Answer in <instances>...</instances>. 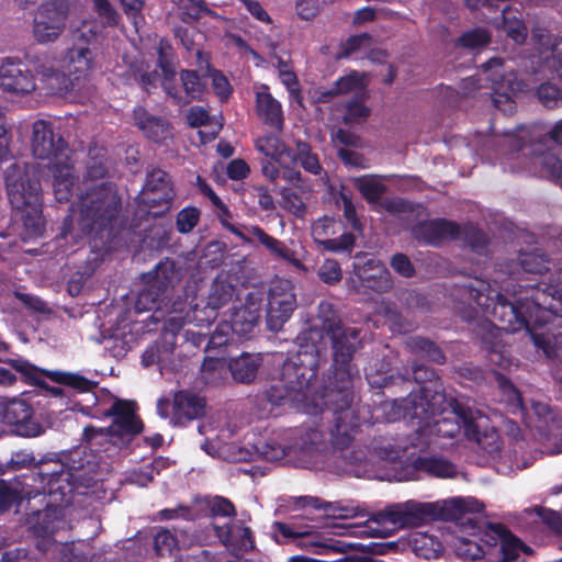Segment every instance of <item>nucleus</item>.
Segmentation results:
<instances>
[{"instance_id":"obj_4","label":"nucleus","mask_w":562,"mask_h":562,"mask_svg":"<svg viewBox=\"0 0 562 562\" xmlns=\"http://www.w3.org/2000/svg\"><path fill=\"white\" fill-rule=\"evenodd\" d=\"M427 398L428 391L423 389L420 393L411 394L408 398L403 401L405 403L403 413L397 401L384 406L385 409L387 407L396 408L394 415L389 417L391 422L401 418V416L424 422L416 434L419 442H412L414 447L429 445L434 437L456 438L461 434L465 438L473 437L472 428L484 427L486 424L485 415L465 407L457 401L449 402L447 407L437 412V406L445 402L442 394H435L431 401Z\"/></svg>"},{"instance_id":"obj_7","label":"nucleus","mask_w":562,"mask_h":562,"mask_svg":"<svg viewBox=\"0 0 562 562\" xmlns=\"http://www.w3.org/2000/svg\"><path fill=\"white\" fill-rule=\"evenodd\" d=\"M236 289L227 277L220 276L211 284L205 302H198L196 297L187 294L178 297L168 308V316L164 322V337L173 344L176 334L184 324L194 323L198 326L210 324L217 316V311L233 301Z\"/></svg>"},{"instance_id":"obj_60","label":"nucleus","mask_w":562,"mask_h":562,"mask_svg":"<svg viewBox=\"0 0 562 562\" xmlns=\"http://www.w3.org/2000/svg\"><path fill=\"white\" fill-rule=\"evenodd\" d=\"M260 234L268 235L259 226H239L235 236L244 243L252 244L255 241H259L262 245L263 239L259 236Z\"/></svg>"},{"instance_id":"obj_20","label":"nucleus","mask_w":562,"mask_h":562,"mask_svg":"<svg viewBox=\"0 0 562 562\" xmlns=\"http://www.w3.org/2000/svg\"><path fill=\"white\" fill-rule=\"evenodd\" d=\"M205 403L198 395L179 391L173 395L172 402L160 398L157 402V413L161 418H169L173 426L199 418L204 413Z\"/></svg>"},{"instance_id":"obj_8","label":"nucleus","mask_w":562,"mask_h":562,"mask_svg":"<svg viewBox=\"0 0 562 562\" xmlns=\"http://www.w3.org/2000/svg\"><path fill=\"white\" fill-rule=\"evenodd\" d=\"M8 196L12 207L20 213L24 240L38 237L44 232L41 184L33 166L15 161L4 170Z\"/></svg>"},{"instance_id":"obj_37","label":"nucleus","mask_w":562,"mask_h":562,"mask_svg":"<svg viewBox=\"0 0 562 562\" xmlns=\"http://www.w3.org/2000/svg\"><path fill=\"white\" fill-rule=\"evenodd\" d=\"M136 121L138 127L154 142L158 143L170 136L168 125L157 117L149 116L145 111L136 113Z\"/></svg>"},{"instance_id":"obj_53","label":"nucleus","mask_w":562,"mask_h":562,"mask_svg":"<svg viewBox=\"0 0 562 562\" xmlns=\"http://www.w3.org/2000/svg\"><path fill=\"white\" fill-rule=\"evenodd\" d=\"M200 213L195 207H186L177 215V228L180 233H189L198 224Z\"/></svg>"},{"instance_id":"obj_29","label":"nucleus","mask_w":562,"mask_h":562,"mask_svg":"<svg viewBox=\"0 0 562 562\" xmlns=\"http://www.w3.org/2000/svg\"><path fill=\"white\" fill-rule=\"evenodd\" d=\"M458 234L459 227L446 220L420 222L413 228L414 237L427 244H437L443 239L454 238Z\"/></svg>"},{"instance_id":"obj_28","label":"nucleus","mask_w":562,"mask_h":562,"mask_svg":"<svg viewBox=\"0 0 562 562\" xmlns=\"http://www.w3.org/2000/svg\"><path fill=\"white\" fill-rule=\"evenodd\" d=\"M479 505L480 509L475 512H465L462 514L461 518L453 520L460 521L461 532L481 540L488 547L487 551L493 552L494 548L497 544H501V537H503L507 531L501 526H485L484 529L481 526H477L471 515L481 512L482 505L480 503Z\"/></svg>"},{"instance_id":"obj_44","label":"nucleus","mask_w":562,"mask_h":562,"mask_svg":"<svg viewBox=\"0 0 562 562\" xmlns=\"http://www.w3.org/2000/svg\"><path fill=\"white\" fill-rule=\"evenodd\" d=\"M408 346L414 352L422 355L432 362L443 363L445 361V356L440 349L427 339L419 337L412 338L408 341Z\"/></svg>"},{"instance_id":"obj_27","label":"nucleus","mask_w":562,"mask_h":562,"mask_svg":"<svg viewBox=\"0 0 562 562\" xmlns=\"http://www.w3.org/2000/svg\"><path fill=\"white\" fill-rule=\"evenodd\" d=\"M172 199V189L168 175L160 169L148 173L140 193L142 203L151 207L168 203Z\"/></svg>"},{"instance_id":"obj_19","label":"nucleus","mask_w":562,"mask_h":562,"mask_svg":"<svg viewBox=\"0 0 562 562\" xmlns=\"http://www.w3.org/2000/svg\"><path fill=\"white\" fill-rule=\"evenodd\" d=\"M70 11L67 0H50L38 7L33 24V35L41 43L55 42L64 32Z\"/></svg>"},{"instance_id":"obj_55","label":"nucleus","mask_w":562,"mask_h":562,"mask_svg":"<svg viewBox=\"0 0 562 562\" xmlns=\"http://www.w3.org/2000/svg\"><path fill=\"white\" fill-rule=\"evenodd\" d=\"M21 497L16 486L0 481V512L8 510Z\"/></svg>"},{"instance_id":"obj_34","label":"nucleus","mask_w":562,"mask_h":562,"mask_svg":"<svg viewBox=\"0 0 562 562\" xmlns=\"http://www.w3.org/2000/svg\"><path fill=\"white\" fill-rule=\"evenodd\" d=\"M276 529L284 537H288V538H299V539H306V540H302L300 541V546L304 547V548H310V547H316V548H322V549H331V550H335V551H345L347 549H353L357 547L356 543H346V542H341V543H338V544H329V543H326V542H321L318 540H310L308 538L312 537V532L310 530H306V529H295L286 524H282V522H278L276 524Z\"/></svg>"},{"instance_id":"obj_38","label":"nucleus","mask_w":562,"mask_h":562,"mask_svg":"<svg viewBox=\"0 0 562 562\" xmlns=\"http://www.w3.org/2000/svg\"><path fill=\"white\" fill-rule=\"evenodd\" d=\"M477 539L467 538L463 535L457 536L452 542V547L456 553L465 560H476L482 557H486L488 559L490 551H485V549L476 541Z\"/></svg>"},{"instance_id":"obj_5","label":"nucleus","mask_w":562,"mask_h":562,"mask_svg":"<svg viewBox=\"0 0 562 562\" xmlns=\"http://www.w3.org/2000/svg\"><path fill=\"white\" fill-rule=\"evenodd\" d=\"M72 465H69L58 459L41 460L35 462L32 451H16L11 457V465L13 469H22L34 464L33 470V490L24 492L25 496L32 497L44 494L48 498L45 510L42 513L44 517H48L50 513L57 514L58 509L64 505H68L71 495L77 486L89 485L93 480L91 468H87L76 460L71 459Z\"/></svg>"},{"instance_id":"obj_1","label":"nucleus","mask_w":562,"mask_h":562,"mask_svg":"<svg viewBox=\"0 0 562 562\" xmlns=\"http://www.w3.org/2000/svg\"><path fill=\"white\" fill-rule=\"evenodd\" d=\"M541 285L519 284L517 289L507 288L503 294L488 282L473 279L465 290L482 312L498 322L499 329L509 333L525 329L547 357L559 358L562 356V335L538 334L533 328L551 322L554 316L562 317V278L559 274L554 281L550 279Z\"/></svg>"},{"instance_id":"obj_17","label":"nucleus","mask_w":562,"mask_h":562,"mask_svg":"<svg viewBox=\"0 0 562 562\" xmlns=\"http://www.w3.org/2000/svg\"><path fill=\"white\" fill-rule=\"evenodd\" d=\"M157 54L158 66L162 76L161 85L169 95L177 99L179 103H187L190 100L198 99L202 95L205 88V82L193 70H186L181 72V81L188 99L182 100L181 97L173 92L171 81L175 79L176 68L172 61V48L167 42L161 41L157 47Z\"/></svg>"},{"instance_id":"obj_58","label":"nucleus","mask_w":562,"mask_h":562,"mask_svg":"<svg viewBox=\"0 0 562 562\" xmlns=\"http://www.w3.org/2000/svg\"><path fill=\"white\" fill-rule=\"evenodd\" d=\"M209 76L212 80V86L215 93L221 99H227L232 92V88L227 78L217 70L209 71Z\"/></svg>"},{"instance_id":"obj_18","label":"nucleus","mask_w":562,"mask_h":562,"mask_svg":"<svg viewBox=\"0 0 562 562\" xmlns=\"http://www.w3.org/2000/svg\"><path fill=\"white\" fill-rule=\"evenodd\" d=\"M0 424L22 437H36L44 432L34 418L32 405L22 397H0Z\"/></svg>"},{"instance_id":"obj_30","label":"nucleus","mask_w":562,"mask_h":562,"mask_svg":"<svg viewBox=\"0 0 562 562\" xmlns=\"http://www.w3.org/2000/svg\"><path fill=\"white\" fill-rule=\"evenodd\" d=\"M256 105L258 115L276 128H281L283 114L281 104L268 90L267 86H260L256 90Z\"/></svg>"},{"instance_id":"obj_62","label":"nucleus","mask_w":562,"mask_h":562,"mask_svg":"<svg viewBox=\"0 0 562 562\" xmlns=\"http://www.w3.org/2000/svg\"><path fill=\"white\" fill-rule=\"evenodd\" d=\"M392 268L405 278H409L414 274L415 269L411 260L403 254H396L391 260Z\"/></svg>"},{"instance_id":"obj_3","label":"nucleus","mask_w":562,"mask_h":562,"mask_svg":"<svg viewBox=\"0 0 562 562\" xmlns=\"http://www.w3.org/2000/svg\"><path fill=\"white\" fill-rule=\"evenodd\" d=\"M480 509L472 497H452L436 502L408 499L392 503L372 514L364 522L338 527L337 535L387 538L401 529L416 528L432 520L459 519L465 512Z\"/></svg>"},{"instance_id":"obj_64","label":"nucleus","mask_w":562,"mask_h":562,"mask_svg":"<svg viewBox=\"0 0 562 562\" xmlns=\"http://www.w3.org/2000/svg\"><path fill=\"white\" fill-rule=\"evenodd\" d=\"M94 12L104 25L114 26L119 23L120 15L110 1L94 9Z\"/></svg>"},{"instance_id":"obj_47","label":"nucleus","mask_w":562,"mask_h":562,"mask_svg":"<svg viewBox=\"0 0 562 562\" xmlns=\"http://www.w3.org/2000/svg\"><path fill=\"white\" fill-rule=\"evenodd\" d=\"M215 347L212 345H207L206 351L211 353V350ZM226 361L222 358H214L211 355H209L203 364H202V372L204 374V379L206 382H215L221 378L222 373L226 370Z\"/></svg>"},{"instance_id":"obj_56","label":"nucleus","mask_w":562,"mask_h":562,"mask_svg":"<svg viewBox=\"0 0 562 562\" xmlns=\"http://www.w3.org/2000/svg\"><path fill=\"white\" fill-rule=\"evenodd\" d=\"M323 445L312 442L301 448V464L304 467H316L323 452Z\"/></svg>"},{"instance_id":"obj_48","label":"nucleus","mask_w":562,"mask_h":562,"mask_svg":"<svg viewBox=\"0 0 562 562\" xmlns=\"http://www.w3.org/2000/svg\"><path fill=\"white\" fill-rule=\"evenodd\" d=\"M539 101L546 108H557L562 103V92L553 83L546 82L539 86L537 90Z\"/></svg>"},{"instance_id":"obj_42","label":"nucleus","mask_w":562,"mask_h":562,"mask_svg":"<svg viewBox=\"0 0 562 562\" xmlns=\"http://www.w3.org/2000/svg\"><path fill=\"white\" fill-rule=\"evenodd\" d=\"M160 301L161 300L158 297L156 288L151 285L138 294L135 303V310L139 313L145 311H154L151 317L155 321H159V314L161 313Z\"/></svg>"},{"instance_id":"obj_12","label":"nucleus","mask_w":562,"mask_h":562,"mask_svg":"<svg viewBox=\"0 0 562 562\" xmlns=\"http://www.w3.org/2000/svg\"><path fill=\"white\" fill-rule=\"evenodd\" d=\"M313 356L300 351L295 357L282 364L280 380L271 387L269 398L278 403L282 401L305 402L311 379L315 375Z\"/></svg>"},{"instance_id":"obj_31","label":"nucleus","mask_w":562,"mask_h":562,"mask_svg":"<svg viewBox=\"0 0 562 562\" xmlns=\"http://www.w3.org/2000/svg\"><path fill=\"white\" fill-rule=\"evenodd\" d=\"M531 553L530 547L507 531L501 537L498 553H488V562H516L520 560L521 555H529Z\"/></svg>"},{"instance_id":"obj_40","label":"nucleus","mask_w":562,"mask_h":562,"mask_svg":"<svg viewBox=\"0 0 562 562\" xmlns=\"http://www.w3.org/2000/svg\"><path fill=\"white\" fill-rule=\"evenodd\" d=\"M223 542L233 547L236 553L245 552L254 548L250 529L244 526H233L228 533L223 538Z\"/></svg>"},{"instance_id":"obj_61","label":"nucleus","mask_w":562,"mask_h":562,"mask_svg":"<svg viewBox=\"0 0 562 562\" xmlns=\"http://www.w3.org/2000/svg\"><path fill=\"white\" fill-rule=\"evenodd\" d=\"M502 391L505 396L506 402L513 408V411H522L524 403L520 393L515 389V386L509 382H504L502 384Z\"/></svg>"},{"instance_id":"obj_11","label":"nucleus","mask_w":562,"mask_h":562,"mask_svg":"<svg viewBox=\"0 0 562 562\" xmlns=\"http://www.w3.org/2000/svg\"><path fill=\"white\" fill-rule=\"evenodd\" d=\"M92 69V54L86 46L70 48L63 60V72L49 64H41L36 74L46 83L47 88L57 94H65L75 89L77 83L85 79Z\"/></svg>"},{"instance_id":"obj_16","label":"nucleus","mask_w":562,"mask_h":562,"mask_svg":"<svg viewBox=\"0 0 562 562\" xmlns=\"http://www.w3.org/2000/svg\"><path fill=\"white\" fill-rule=\"evenodd\" d=\"M482 76L493 85V103L505 114H510L515 110L514 95L521 91L524 83L517 80L513 71L505 72L503 63L498 58L490 59L482 69Z\"/></svg>"},{"instance_id":"obj_63","label":"nucleus","mask_w":562,"mask_h":562,"mask_svg":"<svg viewBox=\"0 0 562 562\" xmlns=\"http://www.w3.org/2000/svg\"><path fill=\"white\" fill-rule=\"evenodd\" d=\"M282 195V205L295 215H300L304 210L303 201L295 194L288 192L285 188L280 191Z\"/></svg>"},{"instance_id":"obj_14","label":"nucleus","mask_w":562,"mask_h":562,"mask_svg":"<svg viewBox=\"0 0 562 562\" xmlns=\"http://www.w3.org/2000/svg\"><path fill=\"white\" fill-rule=\"evenodd\" d=\"M262 297L258 293H249L245 303L229 315V321H223L210 337V345L222 347L231 341L233 335L246 336L258 323Z\"/></svg>"},{"instance_id":"obj_36","label":"nucleus","mask_w":562,"mask_h":562,"mask_svg":"<svg viewBox=\"0 0 562 562\" xmlns=\"http://www.w3.org/2000/svg\"><path fill=\"white\" fill-rule=\"evenodd\" d=\"M366 87L364 76L352 71L340 77L333 89L319 92L317 101L326 102L331 95L349 92H361Z\"/></svg>"},{"instance_id":"obj_35","label":"nucleus","mask_w":562,"mask_h":562,"mask_svg":"<svg viewBox=\"0 0 562 562\" xmlns=\"http://www.w3.org/2000/svg\"><path fill=\"white\" fill-rule=\"evenodd\" d=\"M155 549L159 555L172 553L175 549L188 548L194 543L184 531L172 533L167 529L159 530L155 536Z\"/></svg>"},{"instance_id":"obj_13","label":"nucleus","mask_w":562,"mask_h":562,"mask_svg":"<svg viewBox=\"0 0 562 562\" xmlns=\"http://www.w3.org/2000/svg\"><path fill=\"white\" fill-rule=\"evenodd\" d=\"M256 148L270 160L262 162V173L272 183L283 180L286 184L299 186L301 172L295 170V154L277 136L267 135L256 142Z\"/></svg>"},{"instance_id":"obj_50","label":"nucleus","mask_w":562,"mask_h":562,"mask_svg":"<svg viewBox=\"0 0 562 562\" xmlns=\"http://www.w3.org/2000/svg\"><path fill=\"white\" fill-rule=\"evenodd\" d=\"M369 114L370 109L367 108L361 101L355 100L344 106L341 120L346 124L358 123L367 119Z\"/></svg>"},{"instance_id":"obj_43","label":"nucleus","mask_w":562,"mask_h":562,"mask_svg":"<svg viewBox=\"0 0 562 562\" xmlns=\"http://www.w3.org/2000/svg\"><path fill=\"white\" fill-rule=\"evenodd\" d=\"M356 188L364 199L374 202L383 194L385 188L382 181L375 176H363L355 180Z\"/></svg>"},{"instance_id":"obj_6","label":"nucleus","mask_w":562,"mask_h":562,"mask_svg":"<svg viewBox=\"0 0 562 562\" xmlns=\"http://www.w3.org/2000/svg\"><path fill=\"white\" fill-rule=\"evenodd\" d=\"M105 173L103 156L95 155L87 168L85 193L71 206V218L82 232L88 233L94 226L103 227L117 215L120 199L116 191L102 180Z\"/></svg>"},{"instance_id":"obj_54","label":"nucleus","mask_w":562,"mask_h":562,"mask_svg":"<svg viewBox=\"0 0 562 562\" xmlns=\"http://www.w3.org/2000/svg\"><path fill=\"white\" fill-rule=\"evenodd\" d=\"M490 35L483 29H474L464 33L459 42L462 46L469 48H477L488 43Z\"/></svg>"},{"instance_id":"obj_46","label":"nucleus","mask_w":562,"mask_h":562,"mask_svg":"<svg viewBox=\"0 0 562 562\" xmlns=\"http://www.w3.org/2000/svg\"><path fill=\"white\" fill-rule=\"evenodd\" d=\"M296 162L300 161L301 166L307 172L318 175L322 171V166L315 154L312 153L310 145L304 142L296 143Z\"/></svg>"},{"instance_id":"obj_51","label":"nucleus","mask_w":562,"mask_h":562,"mask_svg":"<svg viewBox=\"0 0 562 562\" xmlns=\"http://www.w3.org/2000/svg\"><path fill=\"white\" fill-rule=\"evenodd\" d=\"M509 11L503 9V27L507 35L513 38L516 43H521L527 34L526 27L520 20L509 21Z\"/></svg>"},{"instance_id":"obj_33","label":"nucleus","mask_w":562,"mask_h":562,"mask_svg":"<svg viewBox=\"0 0 562 562\" xmlns=\"http://www.w3.org/2000/svg\"><path fill=\"white\" fill-rule=\"evenodd\" d=\"M262 361L263 358L260 353H243L233 359L228 368L236 381L249 383L256 378Z\"/></svg>"},{"instance_id":"obj_10","label":"nucleus","mask_w":562,"mask_h":562,"mask_svg":"<svg viewBox=\"0 0 562 562\" xmlns=\"http://www.w3.org/2000/svg\"><path fill=\"white\" fill-rule=\"evenodd\" d=\"M199 432L205 436V442L201 448L212 457H218L228 462H246L260 457L268 461H278L290 453L277 441L259 439L256 443L248 441L246 445L223 443L218 435H214L212 424L199 426Z\"/></svg>"},{"instance_id":"obj_2","label":"nucleus","mask_w":562,"mask_h":562,"mask_svg":"<svg viewBox=\"0 0 562 562\" xmlns=\"http://www.w3.org/2000/svg\"><path fill=\"white\" fill-rule=\"evenodd\" d=\"M13 368L24 374L32 383L40 384L44 374L53 381L72 387L83 394V398L76 403L78 411L92 417L113 416V424L106 428L87 426L83 430L85 438L91 448L113 456L117 449L127 446L142 430L140 422L134 414L133 403L113 398L110 393H95L92 390L95 383L85 376L71 372H45L24 360H13Z\"/></svg>"},{"instance_id":"obj_26","label":"nucleus","mask_w":562,"mask_h":562,"mask_svg":"<svg viewBox=\"0 0 562 562\" xmlns=\"http://www.w3.org/2000/svg\"><path fill=\"white\" fill-rule=\"evenodd\" d=\"M340 228V222L330 217H324L313 224L312 235L315 241L324 245L327 250L335 252L348 251L355 244V237L352 234H342L339 238H333Z\"/></svg>"},{"instance_id":"obj_59","label":"nucleus","mask_w":562,"mask_h":562,"mask_svg":"<svg viewBox=\"0 0 562 562\" xmlns=\"http://www.w3.org/2000/svg\"><path fill=\"white\" fill-rule=\"evenodd\" d=\"M331 140L335 147L339 150V148L346 147H359L360 139L353 133L348 131L338 130L331 134Z\"/></svg>"},{"instance_id":"obj_52","label":"nucleus","mask_w":562,"mask_h":562,"mask_svg":"<svg viewBox=\"0 0 562 562\" xmlns=\"http://www.w3.org/2000/svg\"><path fill=\"white\" fill-rule=\"evenodd\" d=\"M318 277L328 284L339 282L342 277L339 263L334 259H326L318 269Z\"/></svg>"},{"instance_id":"obj_15","label":"nucleus","mask_w":562,"mask_h":562,"mask_svg":"<svg viewBox=\"0 0 562 562\" xmlns=\"http://www.w3.org/2000/svg\"><path fill=\"white\" fill-rule=\"evenodd\" d=\"M553 142L562 146V119L557 122L549 133V136L529 145L520 146L524 156H530L531 162L539 166L541 177L548 178L562 187V161L551 153L548 143Z\"/></svg>"},{"instance_id":"obj_45","label":"nucleus","mask_w":562,"mask_h":562,"mask_svg":"<svg viewBox=\"0 0 562 562\" xmlns=\"http://www.w3.org/2000/svg\"><path fill=\"white\" fill-rule=\"evenodd\" d=\"M518 263L522 271L527 273L541 274L549 270L547 260L538 250L520 254L518 257Z\"/></svg>"},{"instance_id":"obj_22","label":"nucleus","mask_w":562,"mask_h":562,"mask_svg":"<svg viewBox=\"0 0 562 562\" xmlns=\"http://www.w3.org/2000/svg\"><path fill=\"white\" fill-rule=\"evenodd\" d=\"M355 274L350 278L357 292L366 289L384 292L392 288V278L387 269L374 258L357 257L353 263Z\"/></svg>"},{"instance_id":"obj_32","label":"nucleus","mask_w":562,"mask_h":562,"mask_svg":"<svg viewBox=\"0 0 562 562\" xmlns=\"http://www.w3.org/2000/svg\"><path fill=\"white\" fill-rule=\"evenodd\" d=\"M48 169L53 176L52 186L56 200L59 202L68 201L71 195L74 184L71 164L69 160L54 162L48 166Z\"/></svg>"},{"instance_id":"obj_41","label":"nucleus","mask_w":562,"mask_h":562,"mask_svg":"<svg viewBox=\"0 0 562 562\" xmlns=\"http://www.w3.org/2000/svg\"><path fill=\"white\" fill-rule=\"evenodd\" d=\"M417 465L420 470L438 477H452L457 470L449 461L441 458H419Z\"/></svg>"},{"instance_id":"obj_23","label":"nucleus","mask_w":562,"mask_h":562,"mask_svg":"<svg viewBox=\"0 0 562 562\" xmlns=\"http://www.w3.org/2000/svg\"><path fill=\"white\" fill-rule=\"evenodd\" d=\"M296 307L293 284L289 280L277 281L270 290L267 322L271 330H278Z\"/></svg>"},{"instance_id":"obj_24","label":"nucleus","mask_w":562,"mask_h":562,"mask_svg":"<svg viewBox=\"0 0 562 562\" xmlns=\"http://www.w3.org/2000/svg\"><path fill=\"white\" fill-rule=\"evenodd\" d=\"M486 428L487 423L484 427H473L474 436L468 437V439L477 442L483 452L498 461L497 471L503 474H509L516 469L528 467L527 462H519L509 452L503 453L499 435L494 429L487 430Z\"/></svg>"},{"instance_id":"obj_21","label":"nucleus","mask_w":562,"mask_h":562,"mask_svg":"<svg viewBox=\"0 0 562 562\" xmlns=\"http://www.w3.org/2000/svg\"><path fill=\"white\" fill-rule=\"evenodd\" d=\"M32 151L37 159H47L48 166L54 162L70 160L69 149L60 137H55L50 124L38 120L32 126Z\"/></svg>"},{"instance_id":"obj_57","label":"nucleus","mask_w":562,"mask_h":562,"mask_svg":"<svg viewBox=\"0 0 562 562\" xmlns=\"http://www.w3.org/2000/svg\"><path fill=\"white\" fill-rule=\"evenodd\" d=\"M370 45V37L367 34H360L350 37L341 47L338 57H349L357 50Z\"/></svg>"},{"instance_id":"obj_9","label":"nucleus","mask_w":562,"mask_h":562,"mask_svg":"<svg viewBox=\"0 0 562 562\" xmlns=\"http://www.w3.org/2000/svg\"><path fill=\"white\" fill-rule=\"evenodd\" d=\"M334 349V376L337 382L335 389L326 391L321 402L313 404V411L306 406L308 413L321 411L323 406H333L336 411H341L349 406L351 402L350 382L352 370L350 360L358 345V331L356 328H336L333 330Z\"/></svg>"},{"instance_id":"obj_25","label":"nucleus","mask_w":562,"mask_h":562,"mask_svg":"<svg viewBox=\"0 0 562 562\" xmlns=\"http://www.w3.org/2000/svg\"><path fill=\"white\" fill-rule=\"evenodd\" d=\"M0 88L8 92L25 94L34 91L36 85L31 72L20 60L0 57Z\"/></svg>"},{"instance_id":"obj_39","label":"nucleus","mask_w":562,"mask_h":562,"mask_svg":"<svg viewBox=\"0 0 562 562\" xmlns=\"http://www.w3.org/2000/svg\"><path fill=\"white\" fill-rule=\"evenodd\" d=\"M262 240V246H265L272 256L276 258L283 259L291 265H293L295 268L300 270H305L304 265L302 261L296 257V254L294 250L290 249L288 246H285L282 241L276 239L274 237L270 235H259Z\"/></svg>"},{"instance_id":"obj_49","label":"nucleus","mask_w":562,"mask_h":562,"mask_svg":"<svg viewBox=\"0 0 562 562\" xmlns=\"http://www.w3.org/2000/svg\"><path fill=\"white\" fill-rule=\"evenodd\" d=\"M550 52H543V59L546 60L548 67L555 71L558 76L562 79V38H554L553 41H549Z\"/></svg>"}]
</instances>
